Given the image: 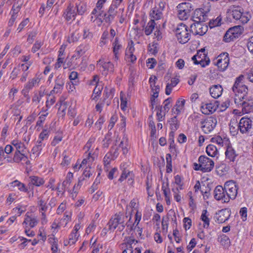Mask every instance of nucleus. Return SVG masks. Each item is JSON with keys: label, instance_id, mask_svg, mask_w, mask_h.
Returning a JSON list of instances; mask_svg holds the SVG:
<instances>
[{"label": "nucleus", "instance_id": "nucleus-32", "mask_svg": "<svg viewBox=\"0 0 253 253\" xmlns=\"http://www.w3.org/2000/svg\"><path fill=\"white\" fill-rule=\"evenodd\" d=\"M87 158L84 159L83 160L82 164L79 167V169L80 168V167H82L84 165L87 164V162H88V166H89L90 163H92L94 161L96 157V155H95L94 153H91V151L87 153Z\"/></svg>", "mask_w": 253, "mask_h": 253}, {"label": "nucleus", "instance_id": "nucleus-54", "mask_svg": "<svg viewBox=\"0 0 253 253\" xmlns=\"http://www.w3.org/2000/svg\"><path fill=\"white\" fill-rule=\"evenodd\" d=\"M83 39H90L92 37V34L89 31V30L85 28L84 29Z\"/></svg>", "mask_w": 253, "mask_h": 253}, {"label": "nucleus", "instance_id": "nucleus-20", "mask_svg": "<svg viewBox=\"0 0 253 253\" xmlns=\"http://www.w3.org/2000/svg\"><path fill=\"white\" fill-rule=\"evenodd\" d=\"M38 223L37 217L31 213H27L23 224H29L31 228L34 227Z\"/></svg>", "mask_w": 253, "mask_h": 253}, {"label": "nucleus", "instance_id": "nucleus-11", "mask_svg": "<svg viewBox=\"0 0 253 253\" xmlns=\"http://www.w3.org/2000/svg\"><path fill=\"white\" fill-rule=\"evenodd\" d=\"M203 22H194L190 26V32L194 35H203L207 31V26L203 25Z\"/></svg>", "mask_w": 253, "mask_h": 253}, {"label": "nucleus", "instance_id": "nucleus-7", "mask_svg": "<svg viewBox=\"0 0 253 253\" xmlns=\"http://www.w3.org/2000/svg\"><path fill=\"white\" fill-rule=\"evenodd\" d=\"M224 189L227 196L230 199L234 200L237 195V187L234 181L231 180L227 181L224 184Z\"/></svg>", "mask_w": 253, "mask_h": 253}, {"label": "nucleus", "instance_id": "nucleus-29", "mask_svg": "<svg viewBox=\"0 0 253 253\" xmlns=\"http://www.w3.org/2000/svg\"><path fill=\"white\" fill-rule=\"evenodd\" d=\"M11 186L13 187H17L18 189L22 192H27L28 191V189L26 187L24 183H22L19 181L17 180H16L11 183Z\"/></svg>", "mask_w": 253, "mask_h": 253}, {"label": "nucleus", "instance_id": "nucleus-12", "mask_svg": "<svg viewBox=\"0 0 253 253\" xmlns=\"http://www.w3.org/2000/svg\"><path fill=\"white\" fill-rule=\"evenodd\" d=\"M214 197L216 200H221L223 203H228L229 198L227 196L224 186H217L214 190Z\"/></svg>", "mask_w": 253, "mask_h": 253}, {"label": "nucleus", "instance_id": "nucleus-40", "mask_svg": "<svg viewBox=\"0 0 253 253\" xmlns=\"http://www.w3.org/2000/svg\"><path fill=\"white\" fill-rule=\"evenodd\" d=\"M156 109L158 110L157 112L158 120L159 122L162 121L164 119L166 113H164L165 111L163 110V107L162 106H157Z\"/></svg>", "mask_w": 253, "mask_h": 253}, {"label": "nucleus", "instance_id": "nucleus-17", "mask_svg": "<svg viewBox=\"0 0 253 253\" xmlns=\"http://www.w3.org/2000/svg\"><path fill=\"white\" fill-rule=\"evenodd\" d=\"M40 78L38 77H35L30 80L25 85V88L22 90V92L24 95L28 94L29 91L35 86L38 85L40 82Z\"/></svg>", "mask_w": 253, "mask_h": 253}, {"label": "nucleus", "instance_id": "nucleus-41", "mask_svg": "<svg viewBox=\"0 0 253 253\" xmlns=\"http://www.w3.org/2000/svg\"><path fill=\"white\" fill-rule=\"evenodd\" d=\"M112 149H115L113 155H112L110 153L106 154L104 158L105 163H107L108 164L109 162V159H114V158H116L118 155L117 148L115 149L114 147H112Z\"/></svg>", "mask_w": 253, "mask_h": 253}, {"label": "nucleus", "instance_id": "nucleus-47", "mask_svg": "<svg viewBox=\"0 0 253 253\" xmlns=\"http://www.w3.org/2000/svg\"><path fill=\"white\" fill-rule=\"evenodd\" d=\"M16 149L15 152L19 153H25L26 151V149L25 145L20 142L18 145L15 148Z\"/></svg>", "mask_w": 253, "mask_h": 253}, {"label": "nucleus", "instance_id": "nucleus-3", "mask_svg": "<svg viewBox=\"0 0 253 253\" xmlns=\"http://www.w3.org/2000/svg\"><path fill=\"white\" fill-rule=\"evenodd\" d=\"M176 8L177 17L181 20L187 19L193 10L192 4L186 2L178 4Z\"/></svg>", "mask_w": 253, "mask_h": 253}, {"label": "nucleus", "instance_id": "nucleus-19", "mask_svg": "<svg viewBox=\"0 0 253 253\" xmlns=\"http://www.w3.org/2000/svg\"><path fill=\"white\" fill-rule=\"evenodd\" d=\"M223 92V88L220 84L213 85L210 88L211 95L214 98L219 97Z\"/></svg>", "mask_w": 253, "mask_h": 253}, {"label": "nucleus", "instance_id": "nucleus-58", "mask_svg": "<svg viewBox=\"0 0 253 253\" xmlns=\"http://www.w3.org/2000/svg\"><path fill=\"white\" fill-rule=\"evenodd\" d=\"M21 7V4H18V1L16 3H14L12 6L11 11L12 14L16 15L19 11Z\"/></svg>", "mask_w": 253, "mask_h": 253}, {"label": "nucleus", "instance_id": "nucleus-37", "mask_svg": "<svg viewBox=\"0 0 253 253\" xmlns=\"http://www.w3.org/2000/svg\"><path fill=\"white\" fill-rule=\"evenodd\" d=\"M222 18L220 16H217L215 19L211 20L209 23L210 28L221 25Z\"/></svg>", "mask_w": 253, "mask_h": 253}, {"label": "nucleus", "instance_id": "nucleus-42", "mask_svg": "<svg viewBox=\"0 0 253 253\" xmlns=\"http://www.w3.org/2000/svg\"><path fill=\"white\" fill-rule=\"evenodd\" d=\"M231 31H229V30L226 32L224 37H223V41L226 42H229L234 40L236 39L235 37L233 36L232 33H230Z\"/></svg>", "mask_w": 253, "mask_h": 253}, {"label": "nucleus", "instance_id": "nucleus-64", "mask_svg": "<svg viewBox=\"0 0 253 253\" xmlns=\"http://www.w3.org/2000/svg\"><path fill=\"white\" fill-rule=\"evenodd\" d=\"M183 222L184 223V227L186 230L189 229L191 226V220L188 217H185L183 219Z\"/></svg>", "mask_w": 253, "mask_h": 253}, {"label": "nucleus", "instance_id": "nucleus-59", "mask_svg": "<svg viewBox=\"0 0 253 253\" xmlns=\"http://www.w3.org/2000/svg\"><path fill=\"white\" fill-rule=\"evenodd\" d=\"M29 22V20L28 18H26V19L24 20L22 22L19 24L18 28L17 29V31L19 33L20 32L22 29L27 25L28 23Z\"/></svg>", "mask_w": 253, "mask_h": 253}, {"label": "nucleus", "instance_id": "nucleus-34", "mask_svg": "<svg viewBox=\"0 0 253 253\" xmlns=\"http://www.w3.org/2000/svg\"><path fill=\"white\" fill-rule=\"evenodd\" d=\"M225 155L226 158L232 162L234 161L235 159L237 156L234 150L231 147H229L227 149L225 152Z\"/></svg>", "mask_w": 253, "mask_h": 253}, {"label": "nucleus", "instance_id": "nucleus-31", "mask_svg": "<svg viewBox=\"0 0 253 253\" xmlns=\"http://www.w3.org/2000/svg\"><path fill=\"white\" fill-rule=\"evenodd\" d=\"M119 147H121L123 153L126 155L128 152V139L126 137H124L119 144Z\"/></svg>", "mask_w": 253, "mask_h": 253}, {"label": "nucleus", "instance_id": "nucleus-52", "mask_svg": "<svg viewBox=\"0 0 253 253\" xmlns=\"http://www.w3.org/2000/svg\"><path fill=\"white\" fill-rule=\"evenodd\" d=\"M86 49L84 45H80L76 49V53L77 54L78 56H80L83 55L86 51Z\"/></svg>", "mask_w": 253, "mask_h": 253}, {"label": "nucleus", "instance_id": "nucleus-9", "mask_svg": "<svg viewBox=\"0 0 253 253\" xmlns=\"http://www.w3.org/2000/svg\"><path fill=\"white\" fill-rule=\"evenodd\" d=\"M228 55V53L223 52L218 56L217 61L214 64L218 67L219 70L224 71L228 67L229 63Z\"/></svg>", "mask_w": 253, "mask_h": 253}, {"label": "nucleus", "instance_id": "nucleus-56", "mask_svg": "<svg viewBox=\"0 0 253 253\" xmlns=\"http://www.w3.org/2000/svg\"><path fill=\"white\" fill-rule=\"evenodd\" d=\"M117 120V116L116 115H114L111 117L110 120V123L108 126V128L109 129L111 130L113 127Z\"/></svg>", "mask_w": 253, "mask_h": 253}, {"label": "nucleus", "instance_id": "nucleus-36", "mask_svg": "<svg viewBox=\"0 0 253 253\" xmlns=\"http://www.w3.org/2000/svg\"><path fill=\"white\" fill-rule=\"evenodd\" d=\"M37 204L40 207L39 211L45 212L47 210L46 202L41 197H38Z\"/></svg>", "mask_w": 253, "mask_h": 253}, {"label": "nucleus", "instance_id": "nucleus-55", "mask_svg": "<svg viewBox=\"0 0 253 253\" xmlns=\"http://www.w3.org/2000/svg\"><path fill=\"white\" fill-rule=\"evenodd\" d=\"M125 241H126L125 243L126 245V247H132V245L133 243H137V241L135 240L134 239L132 238L131 237H126L125 238Z\"/></svg>", "mask_w": 253, "mask_h": 253}, {"label": "nucleus", "instance_id": "nucleus-62", "mask_svg": "<svg viewBox=\"0 0 253 253\" xmlns=\"http://www.w3.org/2000/svg\"><path fill=\"white\" fill-rule=\"evenodd\" d=\"M48 113H46L44 114H42L39 117V119L37 122V126H41L42 123L45 121V117L47 115Z\"/></svg>", "mask_w": 253, "mask_h": 253}, {"label": "nucleus", "instance_id": "nucleus-38", "mask_svg": "<svg viewBox=\"0 0 253 253\" xmlns=\"http://www.w3.org/2000/svg\"><path fill=\"white\" fill-rule=\"evenodd\" d=\"M156 25L155 22L153 20H150L147 24V25L145 29V34L146 35H150L153 29H154V27Z\"/></svg>", "mask_w": 253, "mask_h": 253}, {"label": "nucleus", "instance_id": "nucleus-14", "mask_svg": "<svg viewBox=\"0 0 253 253\" xmlns=\"http://www.w3.org/2000/svg\"><path fill=\"white\" fill-rule=\"evenodd\" d=\"M97 66L103 68L102 74L105 76H106L109 73H113L114 72V64L110 61H105L103 58L100 59L97 61Z\"/></svg>", "mask_w": 253, "mask_h": 253}, {"label": "nucleus", "instance_id": "nucleus-18", "mask_svg": "<svg viewBox=\"0 0 253 253\" xmlns=\"http://www.w3.org/2000/svg\"><path fill=\"white\" fill-rule=\"evenodd\" d=\"M217 220L219 223H222L227 221L230 216V211L227 209H222L219 211L217 214Z\"/></svg>", "mask_w": 253, "mask_h": 253}, {"label": "nucleus", "instance_id": "nucleus-43", "mask_svg": "<svg viewBox=\"0 0 253 253\" xmlns=\"http://www.w3.org/2000/svg\"><path fill=\"white\" fill-rule=\"evenodd\" d=\"M79 236V235H78L76 233L72 232L69 235L68 244L70 245L74 244L77 241Z\"/></svg>", "mask_w": 253, "mask_h": 253}, {"label": "nucleus", "instance_id": "nucleus-8", "mask_svg": "<svg viewBox=\"0 0 253 253\" xmlns=\"http://www.w3.org/2000/svg\"><path fill=\"white\" fill-rule=\"evenodd\" d=\"M165 2L161 1L159 2L158 6L154 7L150 12V16L151 17V20H158L163 17V11L165 7Z\"/></svg>", "mask_w": 253, "mask_h": 253}, {"label": "nucleus", "instance_id": "nucleus-2", "mask_svg": "<svg viewBox=\"0 0 253 253\" xmlns=\"http://www.w3.org/2000/svg\"><path fill=\"white\" fill-rule=\"evenodd\" d=\"M229 10L233 18L242 24L247 23L251 18L249 12H244V9L241 6L232 5Z\"/></svg>", "mask_w": 253, "mask_h": 253}, {"label": "nucleus", "instance_id": "nucleus-50", "mask_svg": "<svg viewBox=\"0 0 253 253\" xmlns=\"http://www.w3.org/2000/svg\"><path fill=\"white\" fill-rule=\"evenodd\" d=\"M95 138H90L87 143H86L84 147V149L86 151L85 153H87L88 151L90 150V148L92 146V143L94 142Z\"/></svg>", "mask_w": 253, "mask_h": 253}, {"label": "nucleus", "instance_id": "nucleus-26", "mask_svg": "<svg viewBox=\"0 0 253 253\" xmlns=\"http://www.w3.org/2000/svg\"><path fill=\"white\" fill-rule=\"evenodd\" d=\"M29 178L30 179L29 184L36 186H40L44 183V180L42 178L37 176H31Z\"/></svg>", "mask_w": 253, "mask_h": 253}, {"label": "nucleus", "instance_id": "nucleus-4", "mask_svg": "<svg viewBox=\"0 0 253 253\" xmlns=\"http://www.w3.org/2000/svg\"><path fill=\"white\" fill-rule=\"evenodd\" d=\"M211 10V6L208 3L207 5H204L202 8L196 9L192 15L193 22H204L208 20V13Z\"/></svg>", "mask_w": 253, "mask_h": 253}, {"label": "nucleus", "instance_id": "nucleus-63", "mask_svg": "<svg viewBox=\"0 0 253 253\" xmlns=\"http://www.w3.org/2000/svg\"><path fill=\"white\" fill-rule=\"evenodd\" d=\"M115 16L110 13H105L104 14V20L106 22H110L115 18Z\"/></svg>", "mask_w": 253, "mask_h": 253}, {"label": "nucleus", "instance_id": "nucleus-35", "mask_svg": "<svg viewBox=\"0 0 253 253\" xmlns=\"http://www.w3.org/2000/svg\"><path fill=\"white\" fill-rule=\"evenodd\" d=\"M243 27L241 26H236L229 29V31H231L233 36L235 37V39L237 38L238 36L242 33Z\"/></svg>", "mask_w": 253, "mask_h": 253}, {"label": "nucleus", "instance_id": "nucleus-22", "mask_svg": "<svg viewBox=\"0 0 253 253\" xmlns=\"http://www.w3.org/2000/svg\"><path fill=\"white\" fill-rule=\"evenodd\" d=\"M114 89L113 88H109L105 87L104 91V99L103 102L106 103L107 106L110 105L111 103V99L113 97Z\"/></svg>", "mask_w": 253, "mask_h": 253}, {"label": "nucleus", "instance_id": "nucleus-25", "mask_svg": "<svg viewBox=\"0 0 253 253\" xmlns=\"http://www.w3.org/2000/svg\"><path fill=\"white\" fill-rule=\"evenodd\" d=\"M206 152L209 156L211 157H216L218 154L217 148L213 144H209L207 146Z\"/></svg>", "mask_w": 253, "mask_h": 253}, {"label": "nucleus", "instance_id": "nucleus-45", "mask_svg": "<svg viewBox=\"0 0 253 253\" xmlns=\"http://www.w3.org/2000/svg\"><path fill=\"white\" fill-rule=\"evenodd\" d=\"M42 146L41 145H36L35 146H34L32 150V152L33 153V155H31L30 156L31 157H32L33 155H36V156H38L41 150H42ZM35 156H33V157H34Z\"/></svg>", "mask_w": 253, "mask_h": 253}, {"label": "nucleus", "instance_id": "nucleus-6", "mask_svg": "<svg viewBox=\"0 0 253 253\" xmlns=\"http://www.w3.org/2000/svg\"><path fill=\"white\" fill-rule=\"evenodd\" d=\"M202 129L205 133H209L213 130L217 124V120L213 117H210L201 121Z\"/></svg>", "mask_w": 253, "mask_h": 253}, {"label": "nucleus", "instance_id": "nucleus-61", "mask_svg": "<svg viewBox=\"0 0 253 253\" xmlns=\"http://www.w3.org/2000/svg\"><path fill=\"white\" fill-rule=\"evenodd\" d=\"M102 89V87H98L96 86L93 90V95L94 96L92 98L93 100H95L97 96H98L101 92V90Z\"/></svg>", "mask_w": 253, "mask_h": 253}, {"label": "nucleus", "instance_id": "nucleus-1", "mask_svg": "<svg viewBox=\"0 0 253 253\" xmlns=\"http://www.w3.org/2000/svg\"><path fill=\"white\" fill-rule=\"evenodd\" d=\"M243 78V75L236 78L232 90L235 104L243 114H247L253 111V98L248 95V87L242 82Z\"/></svg>", "mask_w": 253, "mask_h": 253}, {"label": "nucleus", "instance_id": "nucleus-5", "mask_svg": "<svg viewBox=\"0 0 253 253\" xmlns=\"http://www.w3.org/2000/svg\"><path fill=\"white\" fill-rule=\"evenodd\" d=\"M187 26L182 23L179 24L175 30L178 41L181 43H185L190 39V34L188 32Z\"/></svg>", "mask_w": 253, "mask_h": 253}, {"label": "nucleus", "instance_id": "nucleus-39", "mask_svg": "<svg viewBox=\"0 0 253 253\" xmlns=\"http://www.w3.org/2000/svg\"><path fill=\"white\" fill-rule=\"evenodd\" d=\"M73 177V174L71 172H68L66 179L62 183V186L64 187V188H68L72 181Z\"/></svg>", "mask_w": 253, "mask_h": 253}, {"label": "nucleus", "instance_id": "nucleus-46", "mask_svg": "<svg viewBox=\"0 0 253 253\" xmlns=\"http://www.w3.org/2000/svg\"><path fill=\"white\" fill-rule=\"evenodd\" d=\"M80 38L79 33L75 32L72 34L70 37H69L68 41L69 42H74L78 41Z\"/></svg>", "mask_w": 253, "mask_h": 253}, {"label": "nucleus", "instance_id": "nucleus-30", "mask_svg": "<svg viewBox=\"0 0 253 253\" xmlns=\"http://www.w3.org/2000/svg\"><path fill=\"white\" fill-rule=\"evenodd\" d=\"M27 157L25 153L15 152L13 160L15 163H19L21 161H25Z\"/></svg>", "mask_w": 253, "mask_h": 253}, {"label": "nucleus", "instance_id": "nucleus-27", "mask_svg": "<svg viewBox=\"0 0 253 253\" xmlns=\"http://www.w3.org/2000/svg\"><path fill=\"white\" fill-rule=\"evenodd\" d=\"M91 175L90 168H86L84 170L82 176L80 177L79 179L78 184L77 186L76 185L74 186V189L79 187L81 184L82 182L85 179V177H89Z\"/></svg>", "mask_w": 253, "mask_h": 253}, {"label": "nucleus", "instance_id": "nucleus-51", "mask_svg": "<svg viewBox=\"0 0 253 253\" xmlns=\"http://www.w3.org/2000/svg\"><path fill=\"white\" fill-rule=\"evenodd\" d=\"M130 174H132V173L126 170H124L120 178L119 179V181L120 182H122L125 179H126L128 176H130Z\"/></svg>", "mask_w": 253, "mask_h": 253}, {"label": "nucleus", "instance_id": "nucleus-60", "mask_svg": "<svg viewBox=\"0 0 253 253\" xmlns=\"http://www.w3.org/2000/svg\"><path fill=\"white\" fill-rule=\"evenodd\" d=\"M247 47L250 52L253 54V36L249 39Z\"/></svg>", "mask_w": 253, "mask_h": 253}, {"label": "nucleus", "instance_id": "nucleus-57", "mask_svg": "<svg viewBox=\"0 0 253 253\" xmlns=\"http://www.w3.org/2000/svg\"><path fill=\"white\" fill-rule=\"evenodd\" d=\"M211 141L213 143H215L218 144L219 146H222L223 143L222 138L219 136L212 137L211 139Z\"/></svg>", "mask_w": 253, "mask_h": 253}, {"label": "nucleus", "instance_id": "nucleus-33", "mask_svg": "<svg viewBox=\"0 0 253 253\" xmlns=\"http://www.w3.org/2000/svg\"><path fill=\"white\" fill-rule=\"evenodd\" d=\"M207 211L204 210L203 211L201 216V219L204 222L203 226L205 228H208L210 225V219L207 215Z\"/></svg>", "mask_w": 253, "mask_h": 253}, {"label": "nucleus", "instance_id": "nucleus-24", "mask_svg": "<svg viewBox=\"0 0 253 253\" xmlns=\"http://www.w3.org/2000/svg\"><path fill=\"white\" fill-rule=\"evenodd\" d=\"M122 215H115L114 218H111L108 223L110 230H114L118 226V224H122Z\"/></svg>", "mask_w": 253, "mask_h": 253}, {"label": "nucleus", "instance_id": "nucleus-15", "mask_svg": "<svg viewBox=\"0 0 253 253\" xmlns=\"http://www.w3.org/2000/svg\"><path fill=\"white\" fill-rule=\"evenodd\" d=\"M65 83V78L63 75H58L55 81V85L51 91V93H61Z\"/></svg>", "mask_w": 253, "mask_h": 253}, {"label": "nucleus", "instance_id": "nucleus-49", "mask_svg": "<svg viewBox=\"0 0 253 253\" xmlns=\"http://www.w3.org/2000/svg\"><path fill=\"white\" fill-rule=\"evenodd\" d=\"M108 36V32L107 31H104L101 38V41L99 43L100 46H104L106 43V40Z\"/></svg>", "mask_w": 253, "mask_h": 253}, {"label": "nucleus", "instance_id": "nucleus-44", "mask_svg": "<svg viewBox=\"0 0 253 253\" xmlns=\"http://www.w3.org/2000/svg\"><path fill=\"white\" fill-rule=\"evenodd\" d=\"M170 122V129L171 130H176L179 127V124L176 119V116L171 119Z\"/></svg>", "mask_w": 253, "mask_h": 253}, {"label": "nucleus", "instance_id": "nucleus-48", "mask_svg": "<svg viewBox=\"0 0 253 253\" xmlns=\"http://www.w3.org/2000/svg\"><path fill=\"white\" fill-rule=\"evenodd\" d=\"M171 101V99L170 98H168L167 99H166L164 102V106L163 108V110L165 111L164 113H166L168 112L169 109V104Z\"/></svg>", "mask_w": 253, "mask_h": 253}, {"label": "nucleus", "instance_id": "nucleus-21", "mask_svg": "<svg viewBox=\"0 0 253 253\" xmlns=\"http://www.w3.org/2000/svg\"><path fill=\"white\" fill-rule=\"evenodd\" d=\"M122 48V45L119 43L118 38H116L113 43V51L114 54V59L115 61H117L119 59Z\"/></svg>", "mask_w": 253, "mask_h": 253}, {"label": "nucleus", "instance_id": "nucleus-16", "mask_svg": "<svg viewBox=\"0 0 253 253\" xmlns=\"http://www.w3.org/2000/svg\"><path fill=\"white\" fill-rule=\"evenodd\" d=\"M76 15V7H74L73 5L71 3L69 4L63 13V17L67 21H69L75 19Z\"/></svg>", "mask_w": 253, "mask_h": 253}, {"label": "nucleus", "instance_id": "nucleus-23", "mask_svg": "<svg viewBox=\"0 0 253 253\" xmlns=\"http://www.w3.org/2000/svg\"><path fill=\"white\" fill-rule=\"evenodd\" d=\"M219 106V102L217 101H215L214 104L208 103L206 104L205 106H202V108L205 111H203V113L204 114L212 113L215 112L217 108Z\"/></svg>", "mask_w": 253, "mask_h": 253}, {"label": "nucleus", "instance_id": "nucleus-28", "mask_svg": "<svg viewBox=\"0 0 253 253\" xmlns=\"http://www.w3.org/2000/svg\"><path fill=\"white\" fill-rule=\"evenodd\" d=\"M134 50V47L130 46L128 50H126V56L128 61L132 63L134 62L136 60V57L133 54V51Z\"/></svg>", "mask_w": 253, "mask_h": 253}, {"label": "nucleus", "instance_id": "nucleus-53", "mask_svg": "<svg viewBox=\"0 0 253 253\" xmlns=\"http://www.w3.org/2000/svg\"><path fill=\"white\" fill-rule=\"evenodd\" d=\"M42 44V42L39 41H36V42L34 43L33 47L32 48V52L33 53H35L41 48Z\"/></svg>", "mask_w": 253, "mask_h": 253}, {"label": "nucleus", "instance_id": "nucleus-10", "mask_svg": "<svg viewBox=\"0 0 253 253\" xmlns=\"http://www.w3.org/2000/svg\"><path fill=\"white\" fill-rule=\"evenodd\" d=\"M199 162L201 164L202 169L203 172L211 171L213 168L214 162L208 157L202 155L199 158Z\"/></svg>", "mask_w": 253, "mask_h": 253}, {"label": "nucleus", "instance_id": "nucleus-13", "mask_svg": "<svg viewBox=\"0 0 253 253\" xmlns=\"http://www.w3.org/2000/svg\"><path fill=\"white\" fill-rule=\"evenodd\" d=\"M252 121L249 118H242L238 125V129L242 133H249L252 129Z\"/></svg>", "mask_w": 253, "mask_h": 253}]
</instances>
